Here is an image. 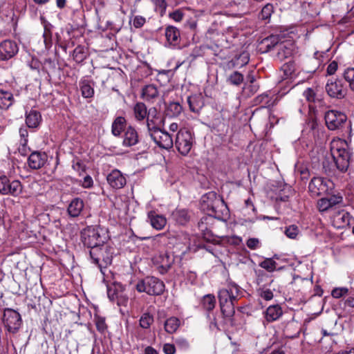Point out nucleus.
Returning a JSON list of instances; mask_svg holds the SVG:
<instances>
[{
    "label": "nucleus",
    "instance_id": "7",
    "mask_svg": "<svg viewBox=\"0 0 354 354\" xmlns=\"http://www.w3.org/2000/svg\"><path fill=\"white\" fill-rule=\"evenodd\" d=\"M326 125L330 131L342 129L347 125L351 127V123L347 122V116L342 112L336 110H329L324 115Z\"/></svg>",
    "mask_w": 354,
    "mask_h": 354
},
{
    "label": "nucleus",
    "instance_id": "61",
    "mask_svg": "<svg viewBox=\"0 0 354 354\" xmlns=\"http://www.w3.org/2000/svg\"><path fill=\"white\" fill-rule=\"evenodd\" d=\"M270 97L268 94H262L257 97V101L265 105H269Z\"/></svg>",
    "mask_w": 354,
    "mask_h": 354
},
{
    "label": "nucleus",
    "instance_id": "52",
    "mask_svg": "<svg viewBox=\"0 0 354 354\" xmlns=\"http://www.w3.org/2000/svg\"><path fill=\"white\" fill-rule=\"evenodd\" d=\"M175 343L179 348L183 349V350H186L189 346V344L188 341L183 337L177 338L175 340Z\"/></svg>",
    "mask_w": 354,
    "mask_h": 354
},
{
    "label": "nucleus",
    "instance_id": "53",
    "mask_svg": "<svg viewBox=\"0 0 354 354\" xmlns=\"http://www.w3.org/2000/svg\"><path fill=\"white\" fill-rule=\"evenodd\" d=\"M246 245L250 249L256 250L260 247V241L257 238H250L247 241Z\"/></svg>",
    "mask_w": 354,
    "mask_h": 354
},
{
    "label": "nucleus",
    "instance_id": "45",
    "mask_svg": "<svg viewBox=\"0 0 354 354\" xmlns=\"http://www.w3.org/2000/svg\"><path fill=\"white\" fill-rule=\"evenodd\" d=\"M285 78L292 77L295 71V65L293 62H288L284 64L281 67Z\"/></svg>",
    "mask_w": 354,
    "mask_h": 354
},
{
    "label": "nucleus",
    "instance_id": "6",
    "mask_svg": "<svg viewBox=\"0 0 354 354\" xmlns=\"http://www.w3.org/2000/svg\"><path fill=\"white\" fill-rule=\"evenodd\" d=\"M139 292H146L149 295H160L165 290L164 283L154 277H149L136 284Z\"/></svg>",
    "mask_w": 354,
    "mask_h": 354
},
{
    "label": "nucleus",
    "instance_id": "37",
    "mask_svg": "<svg viewBox=\"0 0 354 354\" xmlns=\"http://www.w3.org/2000/svg\"><path fill=\"white\" fill-rule=\"evenodd\" d=\"M153 316L149 312L144 313L139 319V326L145 330L149 329L153 323Z\"/></svg>",
    "mask_w": 354,
    "mask_h": 354
},
{
    "label": "nucleus",
    "instance_id": "8",
    "mask_svg": "<svg viewBox=\"0 0 354 354\" xmlns=\"http://www.w3.org/2000/svg\"><path fill=\"white\" fill-rule=\"evenodd\" d=\"M333 188L334 183L333 181L323 177L313 178L308 185L309 192L313 196L329 194Z\"/></svg>",
    "mask_w": 354,
    "mask_h": 354
},
{
    "label": "nucleus",
    "instance_id": "21",
    "mask_svg": "<svg viewBox=\"0 0 354 354\" xmlns=\"http://www.w3.org/2000/svg\"><path fill=\"white\" fill-rule=\"evenodd\" d=\"M147 218L152 227L157 230H162L167 224L166 218L155 211H150L147 214Z\"/></svg>",
    "mask_w": 354,
    "mask_h": 354
},
{
    "label": "nucleus",
    "instance_id": "54",
    "mask_svg": "<svg viewBox=\"0 0 354 354\" xmlns=\"http://www.w3.org/2000/svg\"><path fill=\"white\" fill-rule=\"evenodd\" d=\"M108 297L111 301L118 300L119 298V292H116L115 288H113L111 287L108 288L107 290ZM118 303L119 304V301H118Z\"/></svg>",
    "mask_w": 354,
    "mask_h": 354
},
{
    "label": "nucleus",
    "instance_id": "41",
    "mask_svg": "<svg viewBox=\"0 0 354 354\" xmlns=\"http://www.w3.org/2000/svg\"><path fill=\"white\" fill-rule=\"evenodd\" d=\"M243 81V75L238 71H234L227 77V82L230 84L239 86Z\"/></svg>",
    "mask_w": 354,
    "mask_h": 354
},
{
    "label": "nucleus",
    "instance_id": "27",
    "mask_svg": "<svg viewBox=\"0 0 354 354\" xmlns=\"http://www.w3.org/2000/svg\"><path fill=\"white\" fill-rule=\"evenodd\" d=\"M187 103L191 111L198 113L204 105L203 97L201 95H193L187 97Z\"/></svg>",
    "mask_w": 354,
    "mask_h": 354
},
{
    "label": "nucleus",
    "instance_id": "30",
    "mask_svg": "<svg viewBox=\"0 0 354 354\" xmlns=\"http://www.w3.org/2000/svg\"><path fill=\"white\" fill-rule=\"evenodd\" d=\"M165 37L169 45L176 46L179 41L180 32L174 26H168L165 29Z\"/></svg>",
    "mask_w": 354,
    "mask_h": 354
},
{
    "label": "nucleus",
    "instance_id": "59",
    "mask_svg": "<svg viewBox=\"0 0 354 354\" xmlns=\"http://www.w3.org/2000/svg\"><path fill=\"white\" fill-rule=\"evenodd\" d=\"M163 351L165 354H174L176 352L175 346L172 344H165L163 346Z\"/></svg>",
    "mask_w": 354,
    "mask_h": 354
},
{
    "label": "nucleus",
    "instance_id": "31",
    "mask_svg": "<svg viewBox=\"0 0 354 354\" xmlns=\"http://www.w3.org/2000/svg\"><path fill=\"white\" fill-rule=\"evenodd\" d=\"M133 115L136 120L138 122L143 121L147 115V109L143 102H137L133 106Z\"/></svg>",
    "mask_w": 354,
    "mask_h": 354
},
{
    "label": "nucleus",
    "instance_id": "11",
    "mask_svg": "<svg viewBox=\"0 0 354 354\" xmlns=\"http://www.w3.org/2000/svg\"><path fill=\"white\" fill-rule=\"evenodd\" d=\"M3 322L7 330L12 333H16L21 324L20 314L11 308H6L4 310Z\"/></svg>",
    "mask_w": 354,
    "mask_h": 354
},
{
    "label": "nucleus",
    "instance_id": "46",
    "mask_svg": "<svg viewBox=\"0 0 354 354\" xmlns=\"http://www.w3.org/2000/svg\"><path fill=\"white\" fill-rule=\"evenodd\" d=\"M259 266L268 272H273L276 268V262L272 259H266Z\"/></svg>",
    "mask_w": 354,
    "mask_h": 354
},
{
    "label": "nucleus",
    "instance_id": "15",
    "mask_svg": "<svg viewBox=\"0 0 354 354\" xmlns=\"http://www.w3.org/2000/svg\"><path fill=\"white\" fill-rule=\"evenodd\" d=\"M19 48L15 41L6 39L0 43V59L7 61L15 57Z\"/></svg>",
    "mask_w": 354,
    "mask_h": 354
},
{
    "label": "nucleus",
    "instance_id": "18",
    "mask_svg": "<svg viewBox=\"0 0 354 354\" xmlns=\"http://www.w3.org/2000/svg\"><path fill=\"white\" fill-rule=\"evenodd\" d=\"M109 185L113 189H121L127 183L125 177L118 169H113L106 176Z\"/></svg>",
    "mask_w": 354,
    "mask_h": 354
},
{
    "label": "nucleus",
    "instance_id": "1",
    "mask_svg": "<svg viewBox=\"0 0 354 354\" xmlns=\"http://www.w3.org/2000/svg\"><path fill=\"white\" fill-rule=\"evenodd\" d=\"M241 296V287L234 282H229L225 287L219 290L218 292L219 305L225 317L230 318L234 315L235 305Z\"/></svg>",
    "mask_w": 354,
    "mask_h": 354
},
{
    "label": "nucleus",
    "instance_id": "57",
    "mask_svg": "<svg viewBox=\"0 0 354 354\" xmlns=\"http://www.w3.org/2000/svg\"><path fill=\"white\" fill-rule=\"evenodd\" d=\"M170 17L175 21H180L183 18V13L179 10H175L174 12L169 14Z\"/></svg>",
    "mask_w": 354,
    "mask_h": 354
},
{
    "label": "nucleus",
    "instance_id": "48",
    "mask_svg": "<svg viewBox=\"0 0 354 354\" xmlns=\"http://www.w3.org/2000/svg\"><path fill=\"white\" fill-rule=\"evenodd\" d=\"M259 295L266 301H270L273 298V292L268 288H260L258 290Z\"/></svg>",
    "mask_w": 354,
    "mask_h": 354
},
{
    "label": "nucleus",
    "instance_id": "62",
    "mask_svg": "<svg viewBox=\"0 0 354 354\" xmlns=\"http://www.w3.org/2000/svg\"><path fill=\"white\" fill-rule=\"evenodd\" d=\"M337 70V63L335 61L330 62L327 67V73L328 75H333Z\"/></svg>",
    "mask_w": 354,
    "mask_h": 354
},
{
    "label": "nucleus",
    "instance_id": "47",
    "mask_svg": "<svg viewBox=\"0 0 354 354\" xmlns=\"http://www.w3.org/2000/svg\"><path fill=\"white\" fill-rule=\"evenodd\" d=\"M348 292V289L345 287L335 288L331 292V295L335 299H339L346 295Z\"/></svg>",
    "mask_w": 354,
    "mask_h": 354
},
{
    "label": "nucleus",
    "instance_id": "32",
    "mask_svg": "<svg viewBox=\"0 0 354 354\" xmlns=\"http://www.w3.org/2000/svg\"><path fill=\"white\" fill-rule=\"evenodd\" d=\"M180 325V321L175 317H171L166 319L164 328L167 333L172 334L175 333Z\"/></svg>",
    "mask_w": 354,
    "mask_h": 354
},
{
    "label": "nucleus",
    "instance_id": "29",
    "mask_svg": "<svg viewBox=\"0 0 354 354\" xmlns=\"http://www.w3.org/2000/svg\"><path fill=\"white\" fill-rule=\"evenodd\" d=\"M281 40V37L279 35H272L265 39H263L261 41V46L264 48V52L271 51L273 48H277L278 44H279Z\"/></svg>",
    "mask_w": 354,
    "mask_h": 354
},
{
    "label": "nucleus",
    "instance_id": "20",
    "mask_svg": "<svg viewBox=\"0 0 354 354\" xmlns=\"http://www.w3.org/2000/svg\"><path fill=\"white\" fill-rule=\"evenodd\" d=\"M293 50L294 44L292 41H281V39L277 46V53L276 57L278 59L282 61L284 59L290 57L293 53Z\"/></svg>",
    "mask_w": 354,
    "mask_h": 354
},
{
    "label": "nucleus",
    "instance_id": "17",
    "mask_svg": "<svg viewBox=\"0 0 354 354\" xmlns=\"http://www.w3.org/2000/svg\"><path fill=\"white\" fill-rule=\"evenodd\" d=\"M333 225L336 228H344L350 225L353 222V218L351 214L342 209L336 212L332 217Z\"/></svg>",
    "mask_w": 354,
    "mask_h": 354
},
{
    "label": "nucleus",
    "instance_id": "23",
    "mask_svg": "<svg viewBox=\"0 0 354 354\" xmlns=\"http://www.w3.org/2000/svg\"><path fill=\"white\" fill-rule=\"evenodd\" d=\"M15 102L14 95L11 91L0 88V109H8Z\"/></svg>",
    "mask_w": 354,
    "mask_h": 354
},
{
    "label": "nucleus",
    "instance_id": "25",
    "mask_svg": "<svg viewBox=\"0 0 354 354\" xmlns=\"http://www.w3.org/2000/svg\"><path fill=\"white\" fill-rule=\"evenodd\" d=\"M41 120V115L37 110L31 109L26 113V123L29 128L35 129L38 127Z\"/></svg>",
    "mask_w": 354,
    "mask_h": 354
},
{
    "label": "nucleus",
    "instance_id": "51",
    "mask_svg": "<svg viewBox=\"0 0 354 354\" xmlns=\"http://www.w3.org/2000/svg\"><path fill=\"white\" fill-rule=\"evenodd\" d=\"M131 21L133 23V26L136 28H140L145 24L146 19L145 17H143L142 16L137 15V16H135L133 18V19L130 21V22H131Z\"/></svg>",
    "mask_w": 354,
    "mask_h": 354
},
{
    "label": "nucleus",
    "instance_id": "43",
    "mask_svg": "<svg viewBox=\"0 0 354 354\" xmlns=\"http://www.w3.org/2000/svg\"><path fill=\"white\" fill-rule=\"evenodd\" d=\"M273 12H274L273 5L271 3H267L261 9V11L259 14V18L262 20H268L270 18Z\"/></svg>",
    "mask_w": 354,
    "mask_h": 354
},
{
    "label": "nucleus",
    "instance_id": "9",
    "mask_svg": "<svg viewBox=\"0 0 354 354\" xmlns=\"http://www.w3.org/2000/svg\"><path fill=\"white\" fill-rule=\"evenodd\" d=\"M194 143V137L191 131L180 129L176 134L175 145L182 155L185 156L190 151Z\"/></svg>",
    "mask_w": 354,
    "mask_h": 354
},
{
    "label": "nucleus",
    "instance_id": "4",
    "mask_svg": "<svg viewBox=\"0 0 354 354\" xmlns=\"http://www.w3.org/2000/svg\"><path fill=\"white\" fill-rule=\"evenodd\" d=\"M115 249L107 245L102 244L90 250V255L93 262L98 266L102 272V268L111 265L113 258Z\"/></svg>",
    "mask_w": 354,
    "mask_h": 354
},
{
    "label": "nucleus",
    "instance_id": "24",
    "mask_svg": "<svg viewBox=\"0 0 354 354\" xmlns=\"http://www.w3.org/2000/svg\"><path fill=\"white\" fill-rule=\"evenodd\" d=\"M138 141L139 138L137 131L131 126L128 127L124 134L123 145L131 147L136 145Z\"/></svg>",
    "mask_w": 354,
    "mask_h": 354
},
{
    "label": "nucleus",
    "instance_id": "36",
    "mask_svg": "<svg viewBox=\"0 0 354 354\" xmlns=\"http://www.w3.org/2000/svg\"><path fill=\"white\" fill-rule=\"evenodd\" d=\"M201 305L206 311H212L216 305V298L214 295L208 294L203 297Z\"/></svg>",
    "mask_w": 354,
    "mask_h": 354
},
{
    "label": "nucleus",
    "instance_id": "14",
    "mask_svg": "<svg viewBox=\"0 0 354 354\" xmlns=\"http://www.w3.org/2000/svg\"><path fill=\"white\" fill-rule=\"evenodd\" d=\"M328 95L334 98L342 99L346 95L347 89L339 80H329L326 85Z\"/></svg>",
    "mask_w": 354,
    "mask_h": 354
},
{
    "label": "nucleus",
    "instance_id": "49",
    "mask_svg": "<svg viewBox=\"0 0 354 354\" xmlns=\"http://www.w3.org/2000/svg\"><path fill=\"white\" fill-rule=\"evenodd\" d=\"M147 127L149 131V133H151V131L153 130H156L159 129L157 124V120H158V118H153L147 117Z\"/></svg>",
    "mask_w": 354,
    "mask_h": 354
},
{
    "label": "nucleus",
    "instance_id": "63",
    "mask_svg": "<svg viewBox=\"0 0 354 354\" xmlns=\"http://www.w3.org/2000/svg\"><path fill=\"white\" fill-rule=\"evenodd\" d=\"M93 179L90 176H86L84 178L82 186L85 188H90L93 186Z\"/></svg>",
    "mask_w": 354,
    "mask_h": 354
},
{
    "label": "nucleus",
    "instance_id": "44",
    "mask_svg": "<svg viewBox=\"0 0 354 354\" xmlns=\"http://www.w3.org/2000/svg\"><path fill=\"white\" fill-rule=\"evenodd\" d=\"M284 234L289 239H295L299 234V229L296 225H291L285 228Z\"/></svg>",
    "mask_w": 354,
    "mask_h": 354
},
{
    "label": "nucleus",
    "instance_id": "3",
    "mask_svg": "<svg viewBox=\"0 0 354 354\" xmlns=\"http://www.w3.org/2000/svg\"><path fill=\"white\" fill-rule=\"evenodd\" d=\"M330 149L337 168L342 172L346 171L352 160V152L346 141L340 138L333 139Z\"/></svg>",
    "mask_w": 354,
    "mask_h": 354
},
{
    "label": "nucleus",
    "instance_id": "19",
    "mask_svg": "<svg viewBox=\"0 0 354 354\" xmlns=\"http://www.w3.org/2000/svg\"><path fill=\"white\" fill-rule=\"evenodd\" d=\"M47 159L48 156L46 153L34 151L29 156L28 163L31 169H38L46 164Z\"/></svg>",
    "mask_w": 354,
    "mask_h": 354
},
{
    "label": "nucleus",
    "instance_id": "42",
    "mask_svg": "<svg viewBox=\"0 0 354 354\" xmlns=\"http://www.w3.org/2000/svg\"><path fill=\"white\" fill-rule=\"evenodd\" d=\"M343 77L348 82L351 90L354 91V68H348L345 69Z\"/></svg>",
    "mask_w": 354,
    "mask_h": 354
},
{
    "label": "nucleus",
    "instance_id": "56",
    "mask_svg": "<svg viewBox=\"0 0 354 354\" xmlns=\"http://www.w3.org/2000/svg\"><path fill=\"white\" fill-rule=\"evenodd\" d=\"M303 95L308 102H313L315 100V93L313 90L310 88L305 90Z\"/></svg>",
    "mask_w": 354,
    "mask_h": 354
},
{
    "label": "nucleus",
    "instance_id": "26",
    "mask_svg": "<svg viewBox=\"0 0 354 354\" xmlns=\"http://www.w3.org/2000/svg\"><path fill=\"white\" fill-rule=\"evenodd\" d=\"M94 82L91 80L83 79L80 82L82 95L84 98L92 97L94 95Z\"/></svg>",
    "mask_w": 354,
    "mask_h": 354
},
{
    "label": "nucleus",
    "instance_id": "16",
    "mask_svg": "<svg viewBox=\"0 0 354 354\" xmlns=\"http://www.w3.org/2000/svg\"><path fill=\"white\" fill-rule=\"evenodd\" d=\"M153 262L160 274L166 273L174 262V259L167 253H160L154 257Z\"/></svg>",
    "mask_w": 354,
    "mask_h": 354
},
{
    "label": "nucleus",
    "instance_id": "28",
    "mask_svg": "<svg viewBox=\"0 0 354 354\" xmlns=\"http://www.w3.org/2000/svg\"><path fill=\"white\" fill-rule=\"evenodd\" d=\"M283 314L280 306L272 305L269 306L265 313V318L268 322H272L278 319Z\"/></svg>",
    "mask_w": 354,
    "mask_h": 354
},
{
    "label": "nucleus",
    "instance_id": "34",
    "mask_svg": "<svg viewBox=\"0 0 354 354\" xmlns=\"http://www.w3.org/2000/svg\"><path fill=\"white\" fill-rule=\"evenodd\" d=\"M172 217L180 225H185L189 220L188 212L184 209L174 211Z\"/></svg>",
    "mask_w": 354,
    "mask_h": 354
},
{
    "label": "nucleus",
    "instance_id": "58",
    "mask_svg": "<svg viewBox=\"0 0 354 354\" xmlns=\"http://www.w3.org/2000/svg\"><path fill=\"white\" fill-rule=\"evenodd\" d=\"M156 6V8H159L161 12L165 10L167 3L165 0H151Z\"/></svg>",
    "mask_w": 354,
    "mask_h": 354
},
{
    "label": "nucleus",
    "instance_id": "39",
    "mask_svg": "<svg viewBox=\"0 0 354 354\" xmlns=\"http://www.w3.org/2000/svg\"><path fill=\"white\" fill-rule=\"evenodd\" d=\"M142 95L146 100L154 99L158 95V88L153 84H149L142 89Z\"/></svg>",
    "mask_w": 354,
    "mask_h": 354
},
{
    "label": "nucleus",
    "instance_id": "2",
    "mask_svg": "<svg viewBox=\"0 0 354 354\" xmlns=\"http://www.w3.org/2000/svg\"><path fill=\"white\" fill-rule=\"evenodd\" d=\"M201 209L210 216L225 220L229 216V209L223 198L214 192L204 194L201 200Z\"/></svg>",
    "mask_w": 354,
    "mask_h": 354
},
{
    "label": "nucleus",
    "instance_id": "55",
    "mask_svg": "<svg viewBox=\"0 0 354 354\" xmlns=\"http://www.w3.org/2000/svg\"><path fill=\"white\" fill-rule=\"evenodd\" d=\"M96 328L98 331L104 333L106 329L105 320L103 318H98L96 321Z\"/></svg>",
    "mask_w": 354,
    "mask_h": 354
},
{
    "label": "nucleus",
    "instance_id": "64",
    "mask_svg": "<svg viewBox=\"0 0 354 354\" xmlns=\"http://www.w3.org/2000/svg\"><path fill=\"white\" fill-rule=\"evenodd\" d=\"M158 115V111L156 108H151L147 111V117L156 118Z\"/></svg>",
    "mask_w": 354,
    "mask_h": 354
},
{
    "label": "nucleus",
    "instance_id": "35",
    "mask_svg": "<svg viewBox=\"0 0 354 354\" xmlns=\"http://www.w3.org/2000/svg\"><path fill=\"white\" fill-rule=\"evenodd\" d=\"M126 124V120L124 117H117L112 124L111 131L115 136L120 135Z\"/></svg>",
    "mask_w": 354,
    "mask_h": 354
},
{
    "label": "nucleus",
    "instance_id": "5",
    "mask_svg": "<svg viewBox=\"0 0 354 354\" xmlns=\"http://www.w3.org/2000/svg\"><path fill=\"white\" fill-rule=\"evenodd\" d=\"M84 245L91 250L99 247L104 243L106 240L104 230L97 227H88L82 233Z\"/></svg>",
    "mask_w": 354,
    "mask_h": 354
},
{
    "label": "nucleus",
    "instance_id": "38",
    "mask_svg": "<svg viewBox=\"0 0 354 354\" xmlns=\"http://www.w3.org/2000/svg\"><path fill=\"white\" fill-rule=\"evenodd\" d=\"M249 62V57L247 53H243L235 59H232L227 64V66L230 68L232 67H241Z\"/></svg>",
    "mask_w": 354,
    "mask_h": 354
},
{
    "label": "nucleus",
    "instance_id": "33",
    "mask_svg": "<svg viewBox=\"0 0 354 354\" xmlns=\"http://www.w3.org/2000/svg\"><path fill=\"white\" fill-rule=\"evenodd\" d=\"M183 106L176 102H170L166 108V114L171 118L178 117L183 111Z\"/></svg>",
    "mask_w": 354,
    "mask_h": 354
},
{
    "label": "nucleus",
    "instance_id": "22",
    "mask_svg": "<svg viewBox=\"0 0 354 354\" xmlns=\"http://www.w3.org/2000/svg\"><path fill=\"white\" fill-rule=\"evenodd\" d=\"M84 207L82 199L80 198H73L68 205L67 212L71 217L75 218L80 215Z\"/></svg>",
    "mask_w": 354,
    "mask_h": 354
},
{
    "label": "nucleus",
    "instance_id": "12",
    "mask_svg": "<svg viewBox=\"0 0 354 354\" xmlns=\"http://www.w3.org/2000/svg\"><path fill=\"white\" fill-rule=\"evenodd\" d=\"M327 195L317 201V207L320 212H326L336 206L344 205V199L341 194H330V192Z\"/></svg>",
    "mask_w": 354,
    "mask_h": 354
},
{
    "label": "nucleus",
    "instance_id": "10",
    "mask_svg": "<svg viewBox=\"0 0 354 354\" xmlns=\"http://www.w3.org/2000/svg\"><path fill=\"white\" fill-rule=\"evenodd\" d=\"M23 187L18 180H10L7 176H0V194L18 196L22 192Z\"/></svg>",
    "mask_w": 354,
    "mask_h": 354
},
{
    "label": "nucleus",
    "instance_id": "40",
    "mask_svg": "<svg viewBox=\"0 0 354 354\" xmlns=\"http://www.w3.org/2000/svg\"><path fill=\"white\" fill-rule=\"evenodd\" d=\"M87 56L85 48L82 46H77L73 50V57L77 63H82Z\"/></svg>",
    "mask_w": 354,
    "mask_h": 354
},
{
    "label": "nucleus",
    "instance_id": "50",
    "mask_svg": "<svg viewBox=\"0 0 354 354\" xmlns=\"http://www.w3.org/2000/svg\"><path fill=\"white\" fill-rule=\"evenodd\" d=\"M20 144L23 147H25L28 143V131L26 127H21L19 129Z\"/></svg>",
    "mask_w": 354,
    "mask_h": 354
},
{
    "label": "nucleus",
    "instance_id": "60",
    "mask_svg": "<svg viewBox=\"0 0 354 354\" xmlns=\"http://www.w3.org/2000/svg\"><path fill=\"white\" fill-rule=\"evenodd\" d=\"M227 241L231 245H239L241 243L242 239L237 236H232L227 237Z\"/></svg>",
    "mask_w": 354,
    "mask_h": 354
},
{
    "label": "nucleus",
    "instance_id": "13",
    "mask_svg": "<svg viewBox=\"0 0 354 354\" xmlns=\"http://www.w3.org/2000/svg\"><path fill=\"white\" fill-rule=\"evenodd\" d=\"M149 134L154 142L160 148L169 149L173 147V139L167 131L159 128L151 131Z\"/></svg>",
    "mask_w": 354,
    "mask_h": 354
}]
</instances>
